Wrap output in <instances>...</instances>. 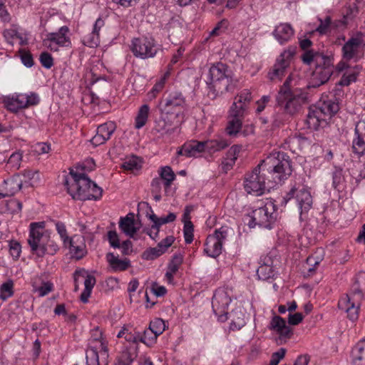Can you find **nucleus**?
<instances>
[{
	"instance_id": "obj_10",
	"label": "nucleus",
	"mask_w": 365,
	"mask_h": 365,
	"mask_svg": "<svg viewBox=\"0 0 365 365\" xmlns=\"http://www.w3.org/2000/svg\"><path fill=\"white\" fill-rule=\"evenodd\" d=\"M155 41L153 37L143 36L132 41L131 51L134 56L143 59L152 58L158 52Z\"/></svg>"
},
{
	"instance_id": "obj_40",
	"label": "nucleus",
	"mask_w": 365,
	"mask_h": 365,
	"mask_svg": "<svg viewBox=\"0 0 365 365\" xmlns=\"http://www.w3.org/2000/svg\"><path fill=\"white\" fill-rule=\"evenodd\" d=\"M160 178L163 180L165 188H168L175 180V174L170 166H165L160 169Z\"/></svg>"
},
{
	"instance_id": "obj_29",
	"label": "nucleus",
	"mask_w": 365,
	"mask_h": 365,
	"mask_svg": "<svg viewBox=\"0 0 365 365\" xmlns=\"http://www.w3.org/2000/svg\"><path fill=\"white\" fill-rule=\"evenodd\" d=\"M140 336V333L129 324L124 325L117 334L118 338L124 337L127 341L133 342V344H137Z\"/></svg>"
},
{
	"instance_id": "obj_28",
	"label": "nucleus",
	"mask_w": 365,
	"mask_h": 365,
	"mask_svg": "<svg viewBox=\"0 0 365 365\" xmlns=\"http://www.w3.org/2000/svg\"><path fill=\"white\" fill-rule=\"evenodd\" d=\"M107 261L114 272H121L128 269L130 267V261L128 258L120 259L118 255L109 252L106 255Z\"/></svg>"
},
{
	"instance_id": "obj_2",
	"label": "nucleus",
	"mask_w": 365,
	"mask_h": 365,
	"mask_svg": "<svg viewBox=\"0 0 365 365\" xmlns=\"http://www.w3.org/2000/svg\"><path fill=\"white\" fill-rule=\"evenodd\" d=\"M274 180V157L269 154L254 169L247 174L244 182L245 190L249 194L261 195L266 189V180L272 182Z\"/></svg>"
},
{
	"instance_id": "obj_32",
	"label": "nucleus",
	"mask_w": 365,
	"mask_h": 365,
	"mask_svg": "<svg viewBox=\"0 0 365 365\" xmlns=\"http://www.w3.org/2000/svg\"><path fill=\"white\" fill-rule=\"evenodd\" d=\"M228 319H231L230 328L234 329H240L245 325V314L241 309H235L228 312Z\"/></svg>"
},
{
	"instance_id": "obj_30",
	"label": "nucleus",
	"mask_w": 365,
	"mask_h": 365,
	"mask_svg": "<svg viewBox=\"0 0 365 365\" xmlns=\"http://www.w3.org/2000/svg\"><path fill=\"white\" fill-rule=\"evenodd\" d=\"M354 365H365V340L362 339L351 351Z\"/></svg>"
},
{
	"instance_id": "obj_25",
	"label": "nucleus",
	"mask_w": 365,
	"mask_h": 365,
	"mask_svg": "<svg viewBox=\"0 0 365 365\" xmlns=\"http://www.w3.org/2000/svg\"><path fill=\"white\" fill-rule=\"evenodd\" d=\"M118 224L121 232L130 238H134L135 234L139 229L135 226L133 213H128L125 217H121Z\"/></svg>"
},
{
	"instance_id": "obj_3",
	"label": "nucleus",
	"mask_w": 365,
	"mask_h": 365,
	"mask_svg": "<svg viewBox=\"0 0 365 365\" xmlns=\"http://www.w3.org/2000/svg\"><path fill=\"white\" fill-rule=\"evenodd\" d=\"M292 81L289 75L282 86H280L277 97L278 106L285 112L294 114L297 112L304 104L308 103V93L299 88H293L291 85Z\"/></svg>"
},
{
	"instance_id": "obj_63",
	"label": "nucleus",
	"mask_w": 365,
	"mask_h": 365,
	"mask_svg": "<svg viewBox=\"0 0 365 365\" xmlns=\"http://www.w3.org/2000/svg\"><path fill=\"white\" fill-rule=\"evenodd\" d=\"M3 36L6 38V41L11 44H13L12 41L15 38H20V34L18 31L13 29L4 30Z\"/></svg>"
},
{
	"instance_id": "obj_26",
	"label": "nucleus",
	"mask_w": 365,
	"mask_h": 365,
	"mask_svg": "<svg viewBox=\"0 0 365 365\" xmlns=\"http://www.w3.org/2000/svg\"><path fill=\"white\" fill-rule=\"evenodd\" d=\"M324 120L325 116L318 106L309 108L306 119V123L309 128L317 130L320 125L321 121Z\"/></svg>"
},
{
	"instance_id": "obj_36",
	"label": "nucleus",
	"mask_w": 365,
	"mask_h": 365,
	"mask_svg": "<svg viewBox=\"0 0 365 365\" xmlns=\"http://www.w3.org/2000/svg\"><path fill=\"white\" fill-rule=\"evenodd\" d=\"M138 344H131L122 351L118 359L130 365L138 356Z\"/></svg>"
},
{
	"instance_id": "obj_42",
	"label": "nucleus",
	"mask_w": 365,
	"mask_h": 365,
	"mask_svg": "<svg viewBox=\"0 0 365 365\" xmlns=\"http://www.w3.org/2000/svg\"><path fill=\"white\" fill-rule=\"evenodd\" d=\"M242 120L231 118L225 128L226 133L230 136H236L242 128Z\"/></svg>"
},
{
	"instance_id": "obj_20",
	"label": "nucleus",
	"mask_w": 365,
	"mask_h": 365,
	"mask_svg": "<svg viewBox=\"0 0 365 365\" xmlns=\"http://www.w3.org/2000/svg\"><path fill=\"white\" fill-rule=\"evenodd\" d=\"M278 163L275 165V178H277L279 181L287 178L292 173V166L289 160V157L284 153H277L275 157Z\"/></svg>"
},
{
	"instance_id": "obj_14",
	"label": "nucleus",
	"mask_w": 365,
	"mask_h": 365,
	"mask_svg": "<svg viewBox=\"0 0 365 365\" xmlns=\"http://www.w3.org/2000/svg\"><path fill=\"white\" fill-rule=\"evenodd\" d=\"M71 257L76 260L81 259L87 255L86 240L83 236L75 235L67 242Z\"/></svg>"
},
{
	"instance_id": "obj_31",
	"label": "nucleus",
	"mask_w": 365,
	"mask_h": 365,
	"mask_svg": "<svg viewBox=\"0 0 365 365\" xmlns=\"http://www.w3.org/2000/svg\"><path fill=\"white\" fill-rule=\"evenodd\" d=\"M183 262V257L180 254H175L172 257L168 263V270L165 273V277L168 282H171L173 280L174 274L178 271L180 266Z\"/></svg>"
},
{
	"instance_id": "obj_35",
	"label": "nucleus",
	"mask_w": 365,
	"mask_h": 365,
	"mask_svg": "<svg viewBox=\"0 0 365 365\" xmlns=\"http://www.w3.org/2000/svg\"><path fill=\"white\" fill-rule=\"evenodd\" d=\"M318 106L325 117L331 116L336 113L339 110L338 103H336L331 99L323 101L322 103H319Z\"/></svg>"
},
{
	"instance_id": "obj_56",
	"label": "nucleus",
	"mask_w": 365,
	"mask_h": 365,
	"mask_svg": "<svg viewBox=\"0 0 365 365\" xmlns=\"http://www.w3.org/2000/svg\"><path fill=\"white\" fill-rule=\"evenodd\" d=\"M356 72L352 73H345L339 81V84L341 86H349L351 82H354L356 79V76L359 73L361 68L359 66H356Z\"/></svg>"
},
{
	"instance_id": "obj_39",
	"label": "nucleus",
	"mask_w": 365,
	"mask_h": 365,
	"mask_svg": "<svg viewBox=\"0 0 365 365\" xmlns=\"http://www.w3.org/2000/svg\"><path fill=\"white\" fill-rule=\"evenodd\" d=\"M149 219L153 222V228H158L163 224L173 222L176 219V215L173 212H170L166 217H157L156 215L152 213L149 216Z\"/></svg>"
},
{
	"instance_id": "obj_8",
	"label": "nucleus",
	"mask_w": 365,
	"mask_h": 365,
	"mask_svg": "<svg viewBox=\"0 0 365 365\" xmlns=\"http://www.w3.org/2000/svg\"><path fill=\"white\" fill-rule=\"evenodd\" d=\"M228 231L227 226H222L213 235L207 237L204 251L209 257L216 258L222 253V245L228 235Z\"/></svg>"
},
{
	"instance_id": "obj_34",
	"label": "nucleus",
	"mask_w": 365,
	"mask_h": 365,
	"mask_svg": "<svg viewBox=\"0 0 365 365\" xmlns=\"http://www.w3.org/2000/svg\"><path fill=\"white\" fill-rule=\"evenodd\" d=\"M185 148L187 153L189 154V158L195 157L200 153L206 150L205 141H191L185 143Z\"/></svg>"
},
{
	"instance_id": "obj_24",
	"label": "nucleus",
	"mask_w": 365,
	"mask_h": 365,
	"mask_svg": "<svg viewBox=\"0 0 365 365\" xmlns=\"http://www.w3.org/2000/svg\"><path fill=\"white\" fill-rule=\"evenodd\" d=\"M362 44V34H359L356 37L351 38L342 47L344 57L347 60L353 58Z\"/></svg>"
},
{
	"instance_id": "obj_53",
	"label": "nucleus",
	"mask_w": 365,
	"mask_h": 365,
	"mask_svg": "<svg viewBox=\"0 0 365 365\" xmlns=\"http://www.w3.org/2000/svg\"><path fill=\"white\" fill-rule=\"evenodd\" d=\"M83 43L91 48L97 46L99 43V34H96L92 31L91 34L83 37Z\"/></svg>"
},
{
	"instance_id": "obj_55",
	"label": "nucleus",
	"mask_w": 365,
	"mask_h": 365,
	"mask_svg": "<svg viewBox=\"0 0 365 365\" xmlns=\"http://www.w3.org/2000/svg\"><path fill=\"white\" fill-rule=\"evenodd\" d=\"M229 26L228 20L224 19L219 21L215 27L210 31V36H219L222 33H224Z\"/></svg>"
},
{
	"instance_id": "obj_23",
	"label": "nucleus",
	"mask_w": 365,
	"mask_h": 365,
	"mask_svg": "<svg viewBox=\"0 0 365 365\" xmlns=\"http://www.w3.org/2000/svg\"><path fill=\"white\" fill-rule=\"evenodd\" d=\"M356 138L352 141V152L358 156L365 155V123L355 128Z\"/></svg>"
},
{
	"instance_id": "obj_4",
	"label": "nucleus",
	"mask_w": 365,
	"mask_h": 365,
	"mask_svg": "<svg viewBox=\"0 0 365 365\" xmlns=\"http://www.w3.org/2000/svg\"><path fill=\"white\" fill-rule=\"evenodd\" d=\"M302 62L308 66L314 63L315 69L312 73V80L316 82L314 87L319 86L329 81L334 71L333 60L323 53L309 50L301 56Z\"/></svg>"
},
{
	"instance_id": "obj_59",
	"label": "nucleus",
	"mask_w": 365,
	"mask_h": 365,
	"mask_svg": "<svg viewBox=\"0 0 365 365\" xmlns=\"http://www.w3.org/2000/svg\"><path fill=\"white\" fill-rule=\"evenodd\" d=\"M39 61L41 65L46 68H51L53 65L52 56L46 51L41 53Z\"/></svg>"
},
{
	"instance_id": "obj_48",
	"label": "nucleus",
	"mask_w": 365,
	"mask_h": 365,
	"mask_svg": "<svg viewBox=\"0 0 365 365\" xmlns=\"http://www.w3.org/2000/svg\"><path fill=\"white\" fill-rule=\"evenodd\" d=\"M148 329L156 335H160L165 329V321L160 318L155 319L153 321L150 322Z\"/></svg>"
},
{
	"instance_id": "obj_22",
	"label": "nucleus",
	"mask_w": 365,
	"mask_h": 365,
	"mask_svg": "<svg viewBox=\"0 0 365 365\" xmlns=\"http://www.w3.org/2000/svg\"><path fill=\"white\" fill-rule=\"evenodd\" d=\"M107 236L110 247L120 249L123 255H130L133 252L132 242L126 240L120 244L119 236L115 230L108 231Z\"/></svg>"
},
{
	"instance_id": "obj_16",
	"label": "nucleus",
	"mask_w": 365,
	"mask_h": 365,
	"mask_svg": "<svg viewBox=\"0 0 365 365\" xmlns=\"http://www.w3.org/2000/svg\"><path fill=\"white\" fill-rule=\"evenodd\" d=\"M295 53L296 48L294 47H289L281 53L275 63V78H281L284 75Z\"/></svg>"
},
{
	"instance_id": "obj_5",
	"label": "nucleus",
	"mask_w": 365,
	"mask_h": 365,
	"mask_svg": "<svg viewBox=\"0 0 365 365\" xmlns=\"http://www.w3.org/2000/svg\"><path fill=\"white\" fill-rule=\"evenodd\" d=\"M364 290L365 274L363 273L356 277L351 293L346 294L339 301V309L344 311L347 314V317L352 322L356 321L359 317V309L364 298Z\"/></svg>"
},
{
	"instance_id": "obj_52",
	"label": "nucleus",
	"mask_w": 365,
	"mask_h": 365,
	"mask_svg": "<svg viewBox=\"0 0 365 365\" xmlns=\"http://www.w3.org/2000/svg\"><path fill=\"white\" fill-rule=\"evenodd\" d=\"M162 255V252L159 251L158 248L150 247L145 250L143 254L142 257L145 260H153Z\"/></svg>"
},
{
	"instance_id": "obj_18",
	"label": "nucleus",
	"mask_w": 365,
	"mask_h": 365,
	"mask_svg": "<svg viewBox=\"0 0 365 365\" xmlns=\"http://www.w3.org/2000/svg\"><path fill=\"white\" fill-rule=\"evenodd\" d=\"M293 329L287 324L286 321L279 316L275 315V339L278 344H282L290 339L293 336Z\"/></svg>"
},
{
	"instance_id": "obj_13",
	"label": "nucleus",
	"mask_w": 365,
	"mask_h": 365,
	"mask_svg": "<svg viewBox=\"0 0 365 365\" xmlns=\"http://www.w3.org/2000/svg\"><path fill=\"white\" fill-rule=\"evenodd\" d=\"M69 29L66 26H61L57 32L48 33L43 40V45L52 51H57L58 47H68L71 45L70 37L68 36Z\"/></svg>"
},
{
	"instance_id": "obj_47",
	"label": "nucleus",
	"mask_w": 365,
	"mask_h": 365,
	"mask_svg": "<svg viewBox=\"0 0 365 365\" xmlns=\"http://www.w3.org/2000/svg\"><path fill=\"white\" fill-rule=\"evenodd\" d=\"M252 99V97L250 91L248 89H244L235 97V101L242 106H245L247 108Z\"/></svg>"
},
{
	"instance_id": "obj_15",
	"label": "nucleus",
	"mask_w": 365,
	"mask_h": 365,
	"mask_svg": "<svg viewBox=\"0 0 365 365\" xmlns=\"http://www.w3.org/2000/svg\"><path fill=\"white\" fill-rule=\"evenodd\" d=\"M84 278V290L81 294L80 299L83 303H87L91 294L92 289L96 284V279L93 275L89 274L84 269L76 270L73 274L74 282H76L78 277Z\"/></svg>"
},
{
	"instance_id": "obj_1",
	"label": "nucleus",
	"mask_w": 365,
	"mask_h": 365,
	"mask_svg": "<svg viewBox=\"0 0 365 365\" xmlns=\"http://www.w3.org/2000/svg\"><path fill=\"white\" fill-rule=\"evenodd\" d=\"M70 178H66L64 185L74 200H98L102 197L103 189L92 181L85 173L70 171Z\"/></svg>"
},
{
	"instance_id": "obj_50",
	"label": "nucleus",
	"mask_w": 365,
	"mask_h": 365,
	"mask_svg": "<svg viewBox=\"0 0 365 365\" xmlns=\"http://www.w3.org/2000/svg\"><path fill=\"white\" fill-rule=\"evenodd\" d=\"M194 226L191 221L185 222L183 227V234L186 244H190L193 241Z\"/></svg>"
},
{
	"instance_id": "obj_58",
	"label": "nucleus",
	"mask_w": 365,
	"mask_h": 365,
	"mask_svg": "<svg viewBox=\"0 0 365 365\" xmlns=\"http://www.w3.org/2000/svg\"><path fill=\"white\" fill-rule=\"evenodd\" d=\"M9 252L14 259H18L21 252V246L20 243L14 240L10 241Z\"/></svg>"
},
{
	"instance_id": "obj_46",
	"label": "nucleus",
	"mask_w": 365,
	"mask_h": 365,
	"mask_svg": "<svg viewBox=\"0 0 365 365\" xmlns=\"http://www.w3.org/2000/svg\"><path fill=\"white\" fill-rule=\"evenodd\" d=\"M245 106H242L237 102L234 101L230 108V116L231 118H235L241 119L244 117L245 113L247 110Z\"/></svg>"
},
{
	"instance_id": "obj_45",
	"label": "nucleus",
	"mask_w": 365,
	"mask_h": 365,
	"mask_svg": "<svg viewBox=\"0 0 365 365\" xmlns=\"http://www.w3.org/2000/svg\"><path fill=\"white\" fill-rule=\"evenodd\" d=\"M14 282L11 279L3 283L0 287V299L6 300L14 294Z\"/></svg>"
},
{
	"instance_id": "obj_61",
	"label": "nucleus",
	"mask_w": 365,
	"mask_h": 365,
	"mask_svg": "<svg viewBox=\"0 0 365 365\" xmlns=\"http://www.w3.org/2000/svg\"><path fill=\"white\" fill-rule=\"evenodd\" d=\"M6 207L11 213H18L21 211L22 203L16 199H11L7 202Z\"/></svg>"
},
{
	"instance_id": "obj_9",
	"label": "nucleus",
	"mask_w": 365,
	"mask_h": 365,
	"mask_svg": "<svg viewBox=\"0 0 365 365\" xmlns=\"http://www.w3.org/2000/svg\"><path fill=\"white\" fill-rule=\"evenodd\" d=\"M44 222H32L30 225V232L28 243L33 253L40 257V250L43 251L48 231H43Z\"/></svg>"
},
{
	"instance_id": "obj_17",
	"label": "nucleus",
	"mask_w": 365,
	"mask_h": 365,
	"mask_svg": "<svg viewBox=\"0 0 365 365\" xmlns=\"http://www.w3.org/2000/svg\"><path fill=\"white\" fill-rule=\"evenodd\" d=\"M268 205H266L263 207H259L253 211L252 216L250 217V220L248 225L250 227H254L256 225L264 227L269 230L272 228L269 219L272 218V214L269 215L268 212Z\"/></svg>"
},
{
	"instance_id": "obj_12",
	"label": "nucleus",
	"mask_w": 365,
	"mask_h": 365,
	"mask_svg": "<svg viewBox=\"0 0 365 365\" xmlns=\"http://www.w3.org/2000/svg\"><path fill=\"white\" fill-rule=\"evenodd\" d=\"M232 299L227 292L224 289H217L212 299V307L218 320L225 322L228 319V306Z\"/></svg>"
},
{
	"instance_id": "obj_51",
	"label": "nucleus",
	"mask_w": 365,
	"mask_h": 365,
	"mask_svg": "<svg viewBox=\"0 0 365 365\" xmlns=\"http://www.w3.org/2000/svg\"><path fill=\"white\" fill-rule=\"evenodd\" d=\"M165 78H160L155 84L153 86L152 90L149 91L147 94L148 98L150 101L155 98L157 95L162 91L165 85Z\"/></svg>"
},
{
	"instance_id": "obj_41",
	"label": "nucleus",
	"mask_w": 365,
	"mask_h": 365,
	"mask_svg": "<svg viewBox=\"0 0 365 365\" xmlns=\"http://www.w3.org/2000/svg\"><path fill=\"white\" fill-rule=\"evenodd\" d=\"M58 249L59 247L58 244L51 237L50 233L48 232L43 251L40 250V257H43L46 254L53 255L57 252Z\"/></svg>"
},
{
	"instance_id": "obj_64",
	"label": "nucleus",
	"mask_w": 365,
	"mask_h": 365,
	"mask_svg": "<svg viewBox=\"0 0 365 365\" xmlns=\"http://www.w3.org/2000/svg\"><path fill=\"white\" fill-rule=\"evenodd\" d=\"M53 284L51 282H44L41 285L37 288V292L40 297H43L48 294L53 290Z\"/></svg>"
},
{
	"instance_id": "obj_54",
	"label": "nucleus",
	"mask_w": 365,
	"mask_h": 365,
	"mask_svg": "<svg viewBox=\"0 0 365 365\" xmlns=\"http://www.w3.org/2000/svg\"><path fill=\"white\" fill-rule=\"evenodd\" d=\"M19 52L23 64L27 68L32 67L34 63L32 54L25 49H20Z\"/></svg>"
},
{
	"instance_id": "obj_27",
	"label": "nucleus",
	"mask_w": 365,
	"mask_h": 365,
	"mask_svg": "<svg viewBox=\"0 0 365 365\" xmlns=\"http://www.w3.org/2000/svg\"><path fill=\"white\" fill-rule=\"evenodd\" d=\"M4 190L6 196L14 195L19 191L23 185V180L20 174H15L11 178L4 180Z\"/></svg>"
},
{
	"instance_id": "obj_60",
	"label": "nucleus",
	"mask_w": 365,
	"mask_h": 365,
	"mask_svg": "<svg viewBox=\"0 0 365 365\" xmlns=\"http://www.w3.org/2000/svg\"><path fill=\"white\" fill-rule=\"evenodd\" d=\"M319 21H320V24L317 27L316 31L319 32L320 34H327L331 24V17L327 16L324 20L319 19Z\"/></svg>"
},
{
	"instance_id": "obj_21",
	"label": "nucleus",
	"mask_w": 365,
	"mask_h": 365,
	"mask_svg": "<svg viewBox=\"0 0 365 365\" xmlns=\"http://www.w3.org/2000/svg\"><path fill=\"white\" fill-rule=\"evenodd\" d=\"M273 254L269 252L266 256L261 258V264L257 269V274L259 279L266 281L273 277Z\"/></svg>"
},
{
	"instance_id": "obj_38",
	"label": "nucleus",
	"mask_w": 365,
	"mask_h": 365,
	"mask_svg": "<svg viewBox=\"0 0 365 365\" xmlns=\"http://www.w3.org/2000/svg\"><path fill=\"white\" fill-rule=\"evenodd\" d=\"M149 110L150 108L147 104L140 106L135 118V128L140 129L145 125L148 120Z\"/></svg>"
},
{
	"instance_id": "obj_43",
	"label": "nucleus",
	"mask_w": 365,
	"mask_h": 365,
	"mask_svg": "<svg viewBox=\"0 0 365 365\" xmlns=\"http://www.w3.org/2000/svg\"><path fill=\"white\" fill-rule=\"evenodd\" d=\"M121 168L126 170H138L141 168V160L138 157L133 155L125 160Z\"/></svg>"
},
{
	"instance_id": "obj_6",
	"label": "nucleus",
	"mask_w": 365,
	"mask_h": 365,
	"mask_svg": "<svg viewBox=\"0 0 365 365\" xmlns=\"http://www.w3.org/2000/svg\"><path fill=\"white\" fill-rule=\"evenodd\" d=\"M227 71V65L221 62L214 63L209 69V80L207 81L209 88L217 93L227 91L229 79L226 74Z\"/></svg>"
},
{
	"instance_id": "obj_57",
	"label": "nucleus",
	"mask_w": 365,
	"mask_h": 365,
	"mask_svg": "<svg viewBox=\"0 0 365 365\" xmlns=\"http://www.w3.org/2000/svg\"><path fill=\"white\" fill-rule=\"evenodd\" d=\"M56 228L61 240H63V245L67 247V242L71 237L67 235V230L65 224L62 222L58 221L56 222Z\"/></svg>"
},
{
	"instance_id": "obj_37",
	"label": "nucleus",
	"mask_w": 365,
	"mask_h": 365,
	"mask_svg": "<svg viewBox=\"0 0 365 365\" xmlns=\"http://www.w3.org/2000/svg\"><path fill=\"white\" fill-rule=\"evenodd\" d=\"M206 150L209 153H215L226 148L229 143L223 138L210 140L205 141Z\"/></svg>"
},
{
	"instance_id": "obj_33",
	"label": "nucleus",
	"mask_w": 365,
	"mask_h": 365,
	"mask_svg": "<svg viewBox=\"0 0 365 365\" xmlns=\"http://www.w3.org/2000/svg\"><path fill=\"white\" fill-rule=\"evenodd\" d=\"M294 34L289 24H282L275 28V38L281 43L287 41Z\"/></svg>"
},
{
	"instance_id": "obj_7",
	"label": "nucleus",
	"mask_w": 365,
	"mask_h": 365,
	"mask_svg": "<svg viewBox=\"0 0 365 365\" xmlns=\"http://www.w3.org/2000/svg\"><path fill=\"white\" fill-rule=\"evenodd\" d=\"M39 98L36 93L30 95L24 93H15L11 96H6L3 100V103L9 110L16 113L20 109L37 105Z\"/></svg>"
},
{
	"instance_id": "obj_19",
	"label": "nucleus",
	"mask_w": 365,
	"mask_h": 365,
	"mask_svg": "<svg viewBox=\"0 0 365 365\" xmlns=\"http://www.w3.org/2000/svg\"><path fill=\"white\" fill-rule=\"evenodd\" d=\"M185 101L180 92H173L163 99L160 104V109L166 113H173L175 108H182Z\"/></svg>"
},
{
	"instance_id": "obj_44",
	"label": "nucleus",
	"mask_w": 365,
	"mask_h": 365,
	"mask_svg": "<svg viewBox=\"0 0 365 365\" xmlns=\"http://www.w3.org/2000/svg\"><path fill=\"white\" fill-rule=\"evenodd\" d=\"M115 123L109 121L100 125L97 128V131L108 140L115 130Z\"/></svg>"
},
{
	"instance_id": "obj_62",
	"label": "nucleus",
	"mask_w": 365,
	"mask_h": 365,
	"mask_svg": "<svg viewBox=\"0 0 365 365\" xmlns=\"http://www.w3.org/2000/svg\"><path fill=\"white\" fill-rule=\"evenodd\" d=\"M344 176L342 173V169L335 168L332 173V185L333 187L336 189L337 187L343 182Z\"/></svg>"
},
{
	"instance_id": "obj_11",
	"label": "nucleus",
	"mask_w": 365,
	"mask_h": 365,
	"mask_svg": "<svg viewBox=\"0 0 365 365\" xmlns=\"http://www.w3.org/2000/svg\"><path fill=\"white\" fill-rule=\"evenodd\" d=\"M293 197H295L297 202L301 214L307 212L312 207L313 200L310 192L304 188L297 190L295 186L292 187L289 191L282 197L281 205L285 206Z\"/></svg>"
},
{
	"instance_id": "obj_49",
	"label": "nucleus",
	"mask_w": 365,
	"mask_h": 365,
	"mask_svg": "<svg viewBox=\"0 0 365 365\" xmlns=\"http://www.w3.org/2000/svg\"><path fill=\"white\" fill-rule=\"evenodd\" d=\"M158 336V335L150 330H145L143 334H140L139 341L144 343L148 346H152L156 342Z\"/></svg>"
}]
</instances>
